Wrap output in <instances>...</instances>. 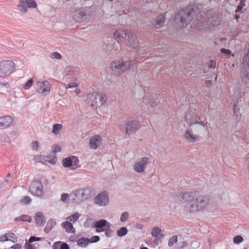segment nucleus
<instances>
[{
  "mask_svg": "<svg viewBox=\"0 0 249 249\" xmlns=\"http://www.w3.org/2000/svg\"><path fill=\"white\" fill-rule=\"evenodd\" d=\"M200 13L197 5H189L184 9L179 11L175 16V20L176 22L179 20L178 27H184L190 22L192 17L195 15L196 19L193 22L194 28L202 29L210 26H215L218 24L219 21L218 17L215 16L212 18V19L211 17L209 18L207 16V14L202 16Z\"/></svg>",
  "mask_w": 249,
  "mask_h": 249,
  "instance_id": "1",
  "label": "nucleus"
},
{
  "mask_svg": "<svg viewBox=\"0 0 249 249\" xmlns=\"http://www.w3.org/2000/svg\"><path fill=\"white\" fill-rule=\"evenodd\" d=\"M180 196L182 200L187 201L186 209L190 213L202 210L208 205L209 201L208 196H200L198 191L183 192Z\"/></svg>",
  "mask_w": 249,
  "mask_h": 249,
  "instance_id": "2",
  "label": "nucleus"
},
{
  "mask_svg": "<svg viewBox=\"0 0 249 249\" xmlns=\"http://www.w3.org/2000/svg\"><path fill=\"white\" fill-rule=\"evenodd\" d=\"M92 189L89 187L79 189L71 193V197L74 200V202H80L85 200L91 195Z\"/></svg>",
  "mask_w": 249,
  "mask_h": 249,
  "instance_id": "3",
  "label": "nucleus"
},
{
  "mask_svg": "<svg viewBox=\"0 0 249 249\" xmlns=\"http://www.w3.org/2000/svg\"><path fill=\"white\" fill-rule=\"evenodd\" d=\"M201 129L199 125H189L185 133L184 137L190 142H195L199 137V133Z\"/></svg>",
  "mask_w": 249,
  "mask_h": 249,
  "instance_id": "4",
  "label": "nucleus"
},
{
  "mask_svg": "<svg viewBox=\"0 0 249 249\" xmlns=\"http://www.w3.org/2000/svg\"><path fill=\"white\" fill-rule=\"evenodd\" d=\"M88 102L91 103V106L100 107L102 106L106 101V96L104 94H99L93 92L89 94L87 96Z\"/></svg>",
  "mask_w": 249,
  "mask_h": 249,
  "instance_id": "5",
  "label": "nucleus"
},
{
  "mask_svg": "<svg viewBox=\"0 0 249 249\" xmlns=\"http://www.w3.org/2000/svg\"><path fill=\"white\" fill-rule=\"evenodd\" d=\"M132 65L131 61L123 62L115 61L111 64L110 68L117 73H122L127 70Z\"/></svg>",
  "mask_w": 249,
  "mask_h": 249,
  "instance_id": "6",
  "label": "nucleus"
},
{
  "mask_svg": "<svg viewBox=\"0 0 249 249\" xmlns=\"http://www.w3.org/2000/svg\"><path fill=\"white\" fill-rule=\"evenodd\" d=\"M14 63L12 61L0 62V77H5L9 76L14 69Z\"/></svg>",
  "mask_w": 249,
  "mask_h": 249,
  "instance_id": "7",
  "label": "nucleus"
},
{
  "mask_svg": "<svg viewBox=\"0 0 249 249\" xmlns=\"http://www.w3.org/2000/svg\"><path fill=\"white\" fill-rule=\"evenodd\" d=\"M37 7L36 2L34 0H20L18 5L19 11L23 13H26L28 8H35Z\"/></svg>",
  "mask_w": 249,
  "mask_h": 249,
  "instance_id": "8",
  "label": "nucleus"
},
{
  "mask_svg": "<svg viewBox=\"0 0 249 249\" xmlns=\"http://www.w3.org/2000/svg\"><path fill=\"white\" fill-rule=\"evenodd\" d=\"M36 91L44 95L49 94L51 90V85L48 81H36Z\"/></svg>",
  "mask_w": 249,
  "mask_h": 249,
  "instance_id": "9",
  "label": "nucleus"
},
{
  "mask_svg": "<svg viewBox=\"0 0 249 249\" xmlns=\"http://www.w3.org/2000/svg\"><path fill=\"white\" fill-rule=\"evenodd\" d=\"M30 192L34 196H40L42 195L43 186L41 181L38 180L33 181L29 187Z\"/></svg>",
  "mask_w": 249,
  "mask_h": 249,
  "instance_id": "10",
  "label": "nucleus"
},
{
  "mask_svg": "<svg viewBox=\"0 0 249 249\" xmlns=\"http://www.w3.org/2000/svg\"><path fill=\"white\" fill-rule=\"evenodd\" d=\"M185 119L189 125L198 124L199 125V128L201 129L202 126H204V124L200 122V117L194 113L192 115L190 113L187 114Z\"/></svg>",
  "mask_w": 249,
  "mask_h": 249,
  "instance_id": "11",
  "label": "nucleus"
},
{
  "mask_svg": "<svg viewBox=\"0 0 249 249\" xmlns=\"http://www.w3.org/2000/svg\"><path fill=\"white\" fill-rule=\"evenodd\" d=\"M125 126L126 133L129 135L139 129L141 126V124L138 121L131 120L126 122Z\"/></svg>",
  "mask_w": 249,
  "mask_h": 249,
  "instance_id": "12",
  "label": "nucleus"
},
{
  "mask_svg": "<svg viewBox=\"0 0 249 249\" xmlns=\"http://www.w3.org/2000/svg\"><path fill=\"white\" fill-rule=\"evenodd\" d=\"M149 159L148 158L143 157L141 160L136 162L134 165V170L138 173H142L144 170L148 163Z\"/></svg>",
  "mask_w": 249,
  "mask_h": 249,
  "instance_id": "13",
  "label": "nucleus"
},
{
  "mask_svg": "<svg viewBox=\"0 0 249 249\" xmlns=\"http://www.w3.org/2000/svg\"><path fill=\"white\" fill-rule=\"evenodd\" d=\"M125 39L126 40V44L128 46L134 47L137 46L138 43L136 35L130 31H128Z\"/></svg>",
  "mask_w": 249,
  "mask_h": 249,
  "instance_id": "14",
  "label": "nucleus"
},
{
  "mask_svg": "<svg viewBox=\"0 0 249 249\" xmlns=\"http://www.w3.org/2000/svg\"><path fill=\"white\" fill-rule=\"evenodd\" d=\"M94 202L100 206L107 205L108 202L107 194L105 192L99 194L95 197Z\"/></svg>",
  "mask_w": 249,
  "mask_h": 249,
  "instance_id": "15",
  "label": "nucleus"
},
{
  "mask_svg": "<svg viewBox=\"0 0 249 249\" xmlns=\"http://www.w3.org/2000/svg\"><path fill=\"white\" fill-rule=\"evenodd\" d=\"M13 117L6 115L0 117V128L4 129L10 126L13 123Z\"/></svg>",
  "mask_w": 249,
  "mask_h": 249,
  "instance_id": "16",
  "label": "nucleus"
},
{
  "mask_svg": "<svg viewBox=\"0 0 249 249\" xmlns=\"http://www.w3.org/2000/svg\"><path fill=\"white\" fill-rule=\"evenodd\" d=\"M128 31L125 29H119L116 30L113 33L115 39L118 42H122L124 41L125 37H126Z\"/></svg>",
  "mask_w": 249,
  "mask_h": 249,
  "instance_id": "17",
  "label": "nucleus"
},
{
  "mask_svg": "<svg viewBox=\"0 0 249 249\" xmlns=\"http://www.w3.org/2000/svg\"><path fill=\"white\" fill-rule=\"evenodd\" d=\"M102 142V138L100 136L96 135L91 137L89 139V146L90 148L96 149Z\"/></svg>",
  "mask_w": 249,
  "mask_h": 249,
  "instance_id": "18",
  "label": "nucleus"
},
{
  "mask_svg": "<svg viewBox=\"0 0 249 249\" xmlns=\"http://www.w3.org/2000/svg\"><path fill=\"white\" fill-rule=\"evenodd\" d=\"M165 17V14H160L158 16L153 22V25L155 28H159L163 25Z\"/></svg>",
  "mask_w": 249,
  "mask_h": 249,
  "instance_id": "19",
  "label": "nucleus"
},
{
  "mask_svg": "<svg viewBox=\"0 0 249 249\" xmlns=\"http://www.w3.org/2000/svg\"><path fill=\"white\" fill-rule=\"evenodd\" d=\"M62 226L67 232L69 233H74L75 230L73 227L72 223L68 221L64 222L62 223Z\"/></svg>",
  "mask_w": 249,
  "mask_h": 249,
  "instance_id": "20",
  "label": "nucleus"
},
{
  "mask_svg": "<svg viewBox=\"0 0 249 249\" xmlns=\"http://www.w3.org/2000/svg\"><path fill=\"white\" fill-rule=\"evenodd\" d=\"M36 223L38 226H42L45 222V218L41 213H38L35 215Z\"/></svg>",
  "mask_w": 249,
  "mask_h": 249,
  "instance_id": "21",
  "label": "nucleus"
},
{
  "mask_svg": "<svg viewBox=\"0 0 249 249\" xmlns=\"http://www.w3.org/2000/svg\"><path fill=\"white\" fill-rule=\"evenodd\" d=\"M49 157H46L45 156L39 155L35 157V160L36 161L40 162L43 163L44 164H47V161H49L51 163H54V159H53L52 161L49 160L48 159Z\"/></svg>",
  "mask_w": 249,
  "mask_h": 249,
  "instance_id": "22",
  "label": "nucleus"
},
{
  "mask_svg": "<svg viewBox=\"0 0 249 249\" xmlns=\"http://www.w3.org/2000/svg\"><path fill=\"white\" fill-rule=\"evenodd\" d=\"M56 225V222L53 220H49L47 224L46 225V227L44 229V231L46 233H49L54 227V226Z\"/></svg>",
  "mask_w": 249,
  "mask_h": 249,
  "instance_id": "23",
  "label": "nucleus"
},
{
  "mask_svg": "<svg viewBox=\"0 0 249 249\" xmlns=\"http://www.w3.org/2000/svg\"><path fill=\"white\" fill-rule=\"evenodd\" d=\"M71 193L68 194L67 193L64 194L61 196V199L63 202L67 203L74 202V200L71 197Z\"/></svg>",
  "mask_w": 249,
  "mask_h": 249,
  "instance_id": "24",
  "label": "nucleus"
},
{
  "mask_svg": "<svg viewBox=\"0 0 249 249\" xmlns=\"http://www.w3.org/2000/svg\"><path fill=\"white\" fill-rule=\"evenodd\" d=\"M152 234L157 238H161L162 237L161 230L158 227H156L152 230Z\"/></svg>",
  "mask_w": 249,
  "mask_h": 249,
  "instance_id": "25",
  "label": "nucleus"
},
{
  "mask_svg": "<svg viewBox=\"0 0 249 249\" xmlns=\"http://www.w3.org/2000/svg\"><path fill=\"white\" fill-rule=\"evenodd\" d=\"M80 214L78 213H76L73 214H72L67 218L68 221L74 223L79 218Z\"/></svg>",
  "mask_w": 249,
  "mask_h": 249,
  "instance_id": "26",
  "label": "nucleus"
},
{
  "mask_svg": "<svg viewBox=\"0 0 249 249\" xmlns=\"http://www.w3.org/2000/svg\"><path fill=\"white\" fill-rule=\"evenodd\" d=\"M89 243V239L85 238H81L78 239L77 241L78 245L82 247L87 246Z\"/></svg>",
  "mask_w": 249,
  "mask_h": 249,
  "instance_id": "27",
  "label": "nucleus"
},
{
  "mask_svg": "<svg viewBox=\"0 0 249 249\" xmlns=\"http://www.w3.org/2000/svg\"><path fill=\"white\" fill-rule=\"evenodd\" d=\"M63 126L61 124H55L53 125V133L55 135L58 134L61 130L62 129Z\"/></svg>",
  "mask_w": 249,
  "mask_h": 249,
  "instance_id": "28",
  "label": "nucleus"
},
{
  "mask_svg": "<svg viewBox=\"0 0 249 249\" xmlns=\"http://www.w3.org/2000/svg\"><path fill=\"white\" fill-rule=\"evenodd\" d=\"M107 223V221L106 220H100L96 222L94 224V226L97 228H101L104 227Z\"/></svg>",
  "mask_w": 249,
  "mask_h": 249,
  "instance_id": "29",
  "label": "nucleus"
},
{
  "mask_svg": "<svg viewBox=\"0 0 249 249\" xmlns=\"http://www.w3.org/2000/svg\"><path fill=\"white\" fill-rule=\"evenodd\" d=\"M63 165L65 167H69L72 165V160L71 158H66L63 159Z\"/></svg>",
  "mask_w": 249,
  "mask_h": 249,
  "instance_id": "30",
  "label": "nucleus"
},
{
  "mask_svg": "<svg viewBox=\"0 0 249 249\" xmlns=\"http://www.w3.org/2000/svg\"><path fill=\"white\" fill-rule=\"evenodd\" d=\"M33 84V78H31L27 81V82L23 85L22 88L25 90L29 89L31 88Z\"/></svg>",
  "mask_w": 249,
  "mask_h": 249,
  "instance_id": "31",
  "label": "nucleus"
},
{
  "mask_svg": "<svg viewBox=\"0 0 249 249\" xmlns=\"http://www.w3.org/2000/svg\"><path fill=\"white\" fill-rule=\"evenodd\" d=\"M127 230L125 227H122L117 231V235L119 236H123L126 234Z\"/></svg>",
  "mask_w": 249,
  "mask_h": 249,
  "instance_id": "32",
  "label": "nucleus"
},
{
  "mask_svg": "<svg viewBox=\"0 0 249 249\" xmlns=\"http://www.w3.org/2000/svg\"><path fill=\"white\" fill-rule=\"evenodd\" d=\"M8 241H11L14 243L17 241V237L13 233L8 232Z\"/></svg>",
  "mask_w": 249,
  "mask_h": 249,
  "instance_id": "33",
  "label": "nucleus"
},
{
  "mask_svg": "<svg viewBox=\"0 0 249 249\" xmlns=\"http://www.w3.org/2000/svg\"><path fill=\"white\" fill-rule=\"evenodd\" d=\"M31 198L29 196H25L20 200V203L24 205H27L31 202Z\"/></svg>",
  "mask_w": 249,
  "mask_h": 249,
  "instance_id": "34",
  "label": "nucleus"
},
{
  "mask_svg": "<svg viewBox=\"0 0 249 249\" xmlns=\"http://www.w3.org/2000/svg\"><path fill=\"white\" fill-rule=\"evenodd\" d=\"M178 241L177 236H173L169 240L168 245L170 247L172 246L174 243H176Z\"/></svg>",
  "mask_w": 249,
  "mask_h": 249,
  "instance_id": "35",
  "label": "nucleus"
},
{
  "mask_svg": "<svg viewBox=\"0 0 249 249\" xmlns=\"http://www.w3.org/2000/svg\"><path fill=\"white\" fill-rule=\"evenodd\" d=\"M243 240V237L240 235H237L233 238V242L235 244H239Z\"/></svg>",
  "mask_w": 249,
  "mask_h": 249,
  "instance_id": "36",
  "label": "nucleus"
},
{
  "mask_svg": "<svg viewBox=\"0 0 249 249\" xmlns=\"http://www.w3.org/2000/svg\"><path fill=\"white\" fill-rule=\"evenodd\" d=\"M21 220L23 222H31L32 218L28 215H21Z\"/></svg>",
  "mask_w": 249,
  "mask_h": 249,
  "instance_id": "37",
  "label": "nucleus"
},
{
  "mask_svg": "<svg viewBox=\"0 0 249 249\" xmlns=\"http://www.w3.org/2000/svg\"><path fill=\"white\" fill-rule=\"evenodd\" d=\"M128 213H127V212L123 213L121 216L120 220L122 222L125 221L128 218Z\"/></svg>",
  "mask_w": 249,
  "mask_h": 249,
  "instance_id": "38",
  "label": "nucleus"
},
{
  "mask_svg": "<svg viewBox=\"0 0 249 249\" xmlns=\"http://www.w3.org/2000/svg\"><path fill=\"white\" fill-rule=\"evenodd\" d=\"M74 69L73 67H68L66 70V75H71L73 73Z\"/></svg>",
  "mask_w": 249,
  "mask_h": 249,
  "instance_id": "39",
  "label": "nucleus"
},
{
  "mask_svg": "<svg viewBox=\"0 0 249 249\" xmlns=\"http://www.w3.org/2000/svg\"><path fill=\"white\" fill-rule=\"evenodd\" d=\"M100 239V238L98 236L95 235L92 236L89 240V243H95L98 242Z\"/></svg>",
  "mask_w": 249,
  "mask_h": 249,
  "instance_id": "40",
  "label": "nucleus"
},
{
  "mask_svg": "<svg viewBox=\"0 0 249 249\" xmlns=\"http://www.w3.org/2000/svg\"><path fill=\"white\" fill-rule=\"evenodd\" d=\"M8 233H6L4 234L1 235L0 236V241L5 242L8 241Z\"/></svg>",
  "mask_w": 249,
  "mask_h": 249,
  "instance_id": "41",
  "label": "nucleus"
},
{
  "mask_svg": "<svg viewBox=\"0 0 249 249\" xmlns=\"http://www.w3.org/2000/svg\"><path fill=\"white\" fill-rule=\"evenodd\" d=\"M53 249H61V242H55L53 246Z\"/></svg>",
  "mask_w": 249,
  "mask_h": 249,
  "instance_id": "42",
  "label": "nucleus"
},
{
  "mask_svg": "<svg viewBox=\"0 0 249 249\" xmlns=\"http://www.w3.org/2000/svg\"><path fill=\"white\" fill-rule=\"evenodd\" d=\"M78 87V84L76 82H72L68 84L67 87H66V89L68 88H76Z\"/></svg>",
  "mask_w": 249,
  "mask_h": 249,
  "instance_id": "43",
  "label": "nucleus"
},
{
  "mask_svg": "<svg viewBox=\"0 0 249 249\" xmlns=\"http://www.w3.org/2000/svg\"><path fill=\"white\" fill-rule=\"evenodd\" d=\"M39 146V143L37 141H33L32 142V147L33 149L37 150Z\"/></svg>",
  "mask_w": 249,
  "mask_h": 249,
  "instance_id": "44",
  "label": "nucleus"
},
{
  "mask_svg": "<svg viewBox=\"0 0 249 249\" xmlns=\"http://www.w3.org/2000/svg\"><path fill=\"white\" fill-rule=\"evenodd\" d=\"M215 67V62L213 60H210L209 63H208V67L209 68H213L214 69Z\"/></svg>",
  "mask_w": 249,
  "mask_h": 249,
  "instance_id": "45",
  "label": "nucleus"
},
{
  "mask_svg": "<svg viewBox=\"0 0 249 249\" xmlns=\"http://www.w3.org/2000/svg\"><path fill=\"white\" fill-rule=\"evenodd\" d=\"M61 151V147L57 145H55L53 146V152L54 153H56L60 152Z\"/></svg>",
  "mask_w": 249,
  "mask_h": 249,
  "instance_id": "46",
  "label": "nucleus"
},
{
  "mask_svg": "<svg viewBox=\"0 0 249 249\" xmlns=\"http://www.w3.org/2000/svg\"><path fill=\"white\" fill-rule=\"evenodd\" d=\"M40 240V237H36L35 236H32L29 239V243H32L35 241H39Z\"/></svg>",
  "mask_w": 249,
  "mask_h": 249,
  "instance_id": "47",
  "label": "nucleus"
},
{
  "mask_svg": "<svg viewBox=\"0 0 249 249\" xmlns=\"http://www.w3.org/2000/svg\"><path fill=\"white\" fill-rule=\"evenodd\" d=\"M52 55L55 58L57 59H60L61 58V54L57 52L53 53Z\"/></svg>",
  "mask_w": 249,
  "mask_h": 249,
  "instance_id": "48",
  "label": "nucleus"
},
{
  "mask_svg": "<svg viewBox=\"0 0 249 249\" xmlns=\"http://www.w3.org/2000/svg\"><path fill=\"white\" fill-rule=\"evenodd\" d=\"M61 249H70V247L67 243H61Z\"/></svg>",
  "mask_w": 249,
  "mask_h": 249,
  "instance_id": "49",
  "label": "nucleus"
},
{
  "mask_svg": "<svg viewBox=\"0 0 249 249\" xmlns=\"http://www.w3.org/2000/svg\"><path fill=\"white\" fill-rule=\"evenodd\" d=\"M11 249H21V246L19 244H14L11 247Z\"/></svg>",
  "mask_w": 249,
  "mask_h": 249,
  "instance_id": "50",
  "label": "nucleus"
},
{
  "mask_svg": "<svg viewBox=\"0 0 249 249\" xmlns=\"http://www.w3.org/2000/svg\"><path fill=\"white\" fill-rule=\"evenodd\" d=\"M221 52L223 53L229 54L231 53V51L229 50L226 49H221Z\"/></svg>",
  "mask_w": 249,
  "mask_h": 249,
  "instance_id": "51",
  "label": "nucleus"
},
{
  "mask_svg": "<svg viewBox=\"0 0 249 249\" xmlns=\"http://www.w3.org/2000/svg\"><path fill=\"white\" fill-rule=\"evenodd\" d=\"M244 4H240L239 5H238V6L237 7V8L235 10V12H239L240 11L242 8H243V6Z\"/></svg>",
  "mask_w": 249,
  "mask_h": 249,
  "instance_id": "52",
  "label": "nucleus"
},
{
  "mask_svg": "<svg viewBox=\"0 0 249 249\" xmlns=\"http://www.w3.org/2000/svg\"><path fill=\"white\" fill-rule=\"evenodd\" d=\"M25 249H34L33 246L29 244H26L25 245Z\"/></svg>",
  "mask_w": 249,
  "mask_h": 249,
  "instance_id": "53",
  "label": "nucleus"
},
{
  "mask_svg": "<svg viewBox=\"0 0 249 249\" xmlns=\"http://www.w3.org/2000/svg\"><path fill=\"white\" fill-rule=\"evenodd\" d=\"M20 218H21V216H20V217H17V218H16L15 219V221H22L21 219H20Z\"/></svg>",
  "mask_w": 249,
  "mask_h": 249,
  "instance_id": "54",
  "label": "nucleus"
},
{
  "mask_svg": "<svg viewBox=\"0 0 249 249\" xmlns=\"http://www.w3.org/2000/svg\"><path fill=\"white\" fill-rule=\"evenodd\" d=\"M79 14L80 15V16L82 17L83 16H84L85 15V12H83V11H81L80 12Z\"/></svg>",
  "mask_w": 249,
  "mask_h": 249,
  "instance_id": "55",
  "label": "nucleus"
},
{
  "mask_svg": "<svg viewBox=\"0 0 249 249\" xmlns=\"http://www.w3.org/2000/svg\"><path fill=\"white\" fill-rule=\"evenodd\" d=\"M75 92L76 94L78 95L80 93V90L79 89H76L75 90Z\"/></svg>",
  "mask_w": 249,
  "mask_h": 249,
  "instance_id": "56",
  "label": "nucleus"
},
{
  "mask_svg": "<svg viewBox=\"0 0 249 249\" xmlns=\"http://www.w3.org/2000/svg\"><path fill=\"white\" fill-rule=\"evenodd\" d=\"M155 106H156V104H155V103L154 102L152 103L151 104V106L152 107H154Z\"/></svg>",
  "mask_w": 249,
  "mask_h": 249,
  "instance_id": "57",
  "label": "nucleus"
},
{
  "mask_svg": "<svg viewBox=\"0 0 249 249\" xmlns=\"http://www.w3.org/2000/svg\"><path fill=\"white\" fill-rule=\"evenodd\" d=\"M76 17H77V14H76V13H75V14H74V15H73V18H76Z\"/></svg>",
  "mask_w": 249,
  "mask_h": 249,
  "instance_id": "58",
  "label": "nucleus"
},
{
  "mask_svg": "<svg viewBox=\"0 0 249 249\" xmlns=\"http://www.w3.org/2000/svg\"><path fill=\"white\" fill-rule=\"evenodd\" d=\"M236 110V106H234V112H235Z\"/></svg>",
  "mask_w": 249,
  "mask_h": 249,
  "instance_id": "59",
  "label": "nucleus"
},
{
  "mask_svg": "<svg viewBox=\"0 0 249 249\" xmlns=\"http://www.w3.org/2000/svg\"><path fill=\"white\" fill-rule=\"evenodd\" d=\"M239 18V16H238V15L235 16V18H236V19H237Z\"/></svg>",
  "mask_w": 249,
  "mask_h": 249,
  "instance_id": "60",
  "label": "nucleus"
},
{
  "mask_svg": "<svg viewBox=\"0 0 249 249\" xmlns=\"http://www.w3.org/2000/svg\"><path fill=\"white\" fill-rule=\"evenodd\" d=\"M141 249H148L146 247H143L142 248H141Z\"/></svg>",
  "mask_w": 249,
  "mask_h": 249,
  "instance_id": "61",
  "label": "nucleus"
},
{
  "mask_svg": "<svg viewBox=\"0 0 249 249\" xmlns=\"http://www.w3.org/2000/svg\"><path fill=\"white\" fill-rule=\"evenodd\" d=\"M206 83H208V84H211V81H206Z\"/></svg>",
  "mask_w": 249,
  "mask_h": 249,
  "instance_id": "62",
  "label": "nucleus"
},
{
  "mask_svg": "<svg viewBox=\"0 0 249 249\" xmlns=\"http://www.w3.org/2000/svg\"><path fill=\"white\" fill-rule=\"evenodd\" d=\"M72 158H73V159H75L76 160L78 161V160L77 158H75V157H72Z\"/></svg>",
  "mask_w": 249,
  "mask_h": 249,
  "instance_id": "63",
  "label": "nucleus"
},
{
  "mask_svg": "<svg viewBox=\"0 0 249 249\" xmlns=\"http://www.w3.org/2000/svg\"><path fill=\"white\" fill-rule=\"evenodd\" d=\"M234 66H235V64H234V63L232 64V66L233 67H234Z\"/></svg>",
  "mask_w": 249,
  "mask_h": 249,
  "instance_id": "64",
  "label": "nucleus"
}]
</instances>
